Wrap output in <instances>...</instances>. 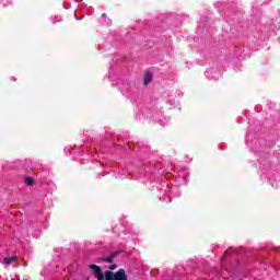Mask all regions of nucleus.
Returning <instances> with one entry per match:
<instances>
[{
    "label": "nucleus",
    "instance_id": "obj_1",
    "mask_svg": "<svg viewBox=\"0 0 280 280\" xmlns=\"http://www.w3.org/2000/svg\"><path fill=\"white\" fill-rule=\"evenodd\" d=\"M90 269L97 280H128V276H126V271L124 269H119L116 273H113V271H106L105 276L102 268L97 265H90Z\"/></svg>",
    "mask_w": 280,
    "mask_h": 280
},
{
    "label": "nucleus",
    "instance_id": "obj_2",
    "mask_svg": "<svg viewBox=\"0 0 280 280\" xmlns=\"http://www.w3.org/2000/svg\"><path fill=\"white\" fill-rule=\"evenodd\" d=\"M152 82V73L147 72L144 75V86H148Z\"/></svg>",
    "mask_w": 280,
    "mask_h": 280
},
{
    "label": "nucleus",
    "instance_id": "obj_3",
    "mask_svg": "<svg viewBox=\"0 0 280 280\" xmlns=\"http://www.w3.org/2000/svg\"><path fill=\"white\" fill-rule=\"evenodd\" d=\"M115 257H117V254H116V253L112 254V255L108 256V257H105V258L103 259V261H106L107 264H113V259H115Z\"/></svg>",
    "mask_w": 280,
    "mask_h": 280
},
{
    "label": "nucleus",
    "instance_id": "obj_4",
    "mask_svg": "<svg viewBox=\"0 0 280 280\" xmlns=\"http://www.w3.org/2000/svg\"><path fill=\"white\" fill-rule=\"evenodd\" d=\"M13 261H16V256H11V257L4 258V264L7 266H10V264H12Z\"/></svg>",
    "mask_w": 280,
    "mask_h": 280
},
{
    "label": "nucleus",
    "instance_id": "obj_5",
    "mask_svg": "<svg viewBox=\"0 0 280 280\" xmlns=\"http://www.w3.org/2000/svg\"><path fill=\"white\" fill-rule=\"evenodd\" d=\"M213 75V69H209L206 71V78H208V80H215V77Z\"/></svg>",
    "mask_w": 280,
    "mask_h": 280
},
{
    "label": "nucleus",
    "instance_id": "obj_6",
    "mask_svg": "<svg viewBox=\"0 0 280 280\" xmlns=\"http://www.w3.org/2000/svg\"><path fill=\"white\" fill-rule=\"evenodd\" d=\"M25 185H28L30 187H32V185H34V179L32 177H26Z\"/></svg>",
    "mask_w": 280,
    "mask_h": 280
},
{
    "label": "nucleus",
    "instance_id": "obj_7",
    "mask_svg": "<svg viewBox=\"0 0 280 280\" xmlns=\"http://www.w3.org/2000/svg\"><path fill=\"white\" fill-rule=\"evenodd\" d=\"M60 21H62V16L56 15L54 16L52 23H60Z\"/></svg>",
    "mask_w": 280,
    "mask_h": 280
},
{
    "label": "nucleus",
    "instance_id": "obj_8",
    "mask_svg": "<svg viewBox=\"0 0 280 280\" xmlns=\"http://www.w3.org/2000/svg\"><path fill=\"white\" fill-rule=\"evenodd\" d=\"M109 268L110 270H115L117 267L115 265H112Z\"/></svg>",
    "mask_w": 280,
    "mask_h": 280
},
{
    "label": "nucleus",
    "instance_id": "obj_9",
    "mask_svg": "<svg viewBox=\"0 0 280 280\" xmlns=\"http://www.w3.org/2000/svg\"><path fill=\"white\" fill-rule=\"evenodd\" d=\"M106 25H110V20H105Z\"/></svg>",
    "mask_w": 280,
    "mask_h": 280
},
{
    "label": "nucleus",
    "instance_id": "obj_10",
    "mask_svg": "<svg viewBox=\"0 0 280 280\" xmlns=\"http://www.w3.org/2000/svg\"><path fill=\"white\" fill-rule=\"evenodd\" d=\"M65 152H66V154H67V152H71V149L66 148V149H65Z\"/></svg>",
    "mask_w": 280,
    "mask_h": 280
},
{
    "label": "nucleus",
    "instance_id": "obj_11",
    "mask_svg": "<svg viewBox=\"0 0 280 280\" xmlns=\"http://www.w3.org/2000/svg\"><path fill=\"white\" fill-rule=\"evenodd\" d=\"M229 255V250H226L223 255V257H226Z\"/></svg>",
    "mask_w": 280,
    "mask_h": 280
},
{
    "label": "nucleus",
    "instance_id": "obj_12",
    "mask_svg": "<svg viewBox=\"0 0 280 280\" xmlns=\"http://www.w3.org/2000/svg\"><path fill=\"white\" fill-rule=\"evenodd\" d=\"M102 19H106V13H103Z\"/></svg>",
    "mask_w": 280,
    "mask_h": 280
}]
</instances>
